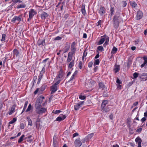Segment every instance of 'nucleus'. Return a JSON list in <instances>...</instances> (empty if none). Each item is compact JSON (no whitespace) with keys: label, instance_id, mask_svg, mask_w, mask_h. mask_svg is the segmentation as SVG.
Here are the masks:
<instances>
[{"label":"nucleus","instance_id":"nucleus-12","mask_svg":"<svg viewBox=\"0 0 147 147\" xmlns=\"http://www.w3.org/2000/svg\"><path fill=\"white\" fill-rule=\"evenodd\" d=\"M113 25L114 27L115 28H117L119 25V20H113Z\"/></svg>","mask_w":147,"mask_h":147},{"label":"nucleus","instance_id":"nucleus-32","mask_svg":"<svg viewBox=\"0 0 147 147\" xmlns=\"http://www.w3.org/2000/svg\"><path fill=\"white\" fill-rule=\"evenodd\" d=\"M43 74L40 73L39 75L38 76V79L37 82V84H39L43 76Z\"/></svg>","mask_w":147,"mask_h":147},{"label":"nucleus","instance_id":"nucleus-38","mask_svg":"<svg viewBox=\"0 0 147 147\" xmlns=\"http://www.w3.org/2000/svg\"><path fill=\"white\" fill-rule=\"evenodd\" d=\"M6 35L5 34H3L2 35V38L1 40L2 42H3L5 40V38H6Z\"/></svg>","mask_w":147,"mask_h":147},{"label":"nucleus","instance_id":"nucleus-31","mask_svg":"<svg viewBox=\"0 0 147 147\" xmlns=\"http://www.w3.org/2000/svg\"><path fill=\"white\" fill-rule=\"evenodd\" d=\"M26 5L24 4H21L19 5H18L17 6V8L19 9L20 8H24L26 7Z\"/></svg>","mask_w":147,"mask_h":147},{"label":"nucleus","instance_id":"nucleus-50","mask_svg":"<svg viewBox=\"0 0 147 147\" xmlns=\"http://www.w3.org/2000/svg\"><path fill=\"white\" fill-rule=\"evenodd\" d=\"M88 141V140L86 137L84 139H83L82 140V142L83 143H85L86 142H87Z\"/></svg>","mask_w":147,"mask_h":147},{"label":"nucleus","instance_id":"nucleus-2","mask_svg":"<svg viewBox=\"0 0 147 147\" xmlns=\"http://www.w3.org/2000/svg\"><path fill=\"white\" fill-rule=\"evenodd\" d=\"M36 113L38 114H42L45 113L46 111V109L44 108L39 107L38 108H35Z\"/></svg>","mask_w":147,"mask_h":147},{"label":"nucleus","instance_id":"nucleus-27","mask_svg":"<svg viewBox=\"0 0 147 147\" xmlns=\"http://www.w3.org/2000/svg\"><path fill=\"white\" fill-rule=\"evenodd\" d=\"M117 51V49L115 47H114L112 49V51L111 52V54H114L116 53Z\"/></svg>","mask_w":147,"mask_h":147},{"label":"nucleus","instance_id":"nucleus-56","mask_svg":"<svg viewBox=\"0 0 147 147\" xmlns=\"http://www.w3.org/2000/svg\"><path fill=\"white\" fill-rule=\"evenodd\" d=\"M79 134L78 133H75L73 135V137L74 138L76 136H78Z\"/></svg>","mask_w":147,"mask_h":147},{"label":"nucleus","instance_id":"nucleus-63","mask_svg":"<svg viewBox=\"0 0 147 147\" xmlns=\"http://www.w3.org/2000/svg\"><path fill=\"white\" fill-rule=\"evenodd\" d=\"M14 2L15 3H18V2L21 3L22 2V1H21L20 0H15Z\"/></svg>","mask_w":147,"mask_h":147},{"label":"nucleus","instance_id":"nucleus-18","mask_svg":"<svg viewBox=\"0 0 147 147\" xmlns=\"http://www.w3.org/2000/svg\"><path fill=\"white\" fill-rule=\"evenodd\" d=\"M57 86L53 85L51 88V94L54 93L57 90Z\"/></svg>","mask_w":147,"mask_h":147},{"label":"nucleus","instance_id":"nucleus-39","mask_svg":"<svg viewBox=\"0 0 147 147\" xmlns=\"http://www.w3.org/2000/svg\"><path fill=\"white\" fill-rule=\"evenodd\" d=\"M115 10V8L114 7H111L110 9V11H111V16H112L113 14V12H114Z\"/></svg>","mask_w":147,"mask_h":147},{"label":"nucleus","instance_id":"nucleus-44","mask_svg":"<svg viewBox=\"0 0 147 147\" xmlns=\"http://www.w3.org/2000/svg\"><path fill=\"white\" fill-rule=\"evenodd\" d=\"M131 6L135 8L137 5V4L135 2H132L131 3Z\"/></svg>","mask_w":147,"mask_h":147},{"label":"nucleus","instance_id":"nucleus-49","mask_svg":"<svg viewBox=\"0 0 147 147\" xmlns=\"http://www.w3.org/2000/svg\"><path fill=\"white\" fill-rule=\"evenodd\" d=\"M87 54V53L85 51L84 52L83 55L82 57V59L83 60L84 59V57L86 56Z\"/></svg>","mask_w":147,"mask_h":147},{"label":"nucleus","instance_id":"nucleus-21","mask_svg":"<svg viewBox=\"0 0 147 147\" xmlns=\"http://www.w3.org/2000/svg\"><path fill=\"white\" fill-rule=\"evenodd\" d=\"M119 13L118 12H116V14L114 16L113 20H119Z\"/></svg>","mask_w":147,"mask_h":147},{"label":"nucleus","instance_id":"nucleus-40","mask_svg":"<svg viewBox=\"0 0 147 147\" xmlns=\"http://www.w3.org/2000/svg\"><path fill=\"white\" fill-rule=\"evenodd\" d=\"M99 63V60L98 59H96L95 60V62L94 63V65L95 66L96 65H98Z\"/></svg>","mask_w":147,"mask_h":147},{"label":"nucleus","instance_id":"nucleus-46","mask_svg":"<svg viewBox=\"0 0 147 147\" xmlns=\"http://www.w3.org/2000/svg\"><path fill=\"white\" fill-rule=\"evenodd\" d=\"M121 3L122 4V6L123 7H124L126 6L127 4L126 2L125 1H123Z\"/></svg>","mask_w":147,"mask_h":147},{"label":"nucleus","instance_id":"nucleus-19","mask_svg":"<svg viewBox=\"0 0 147 147\" xmlns=\"http://www.w3.org/2000/svg\"><path fill=\"white\" fill-rule=\"evenodd\" d=\"M105 13V8L103 7H100L99 10V13L101 15H102Z\"/></svg>","mask_w":147,"mask_h":147},{"label":"nucleus","instance_id":"nucleus-34","mask_svg":"<svg viewBox=\"0 0 147 147\" xmlns=\"http://www.w3.org/2000/svg\"><path fill=\"white\" fill-rule=\"evenodd\" d=\"M28 104V102L26 101L25 103L24 106V107L23 110H22V111L21 113H22L25 111V110L26 109V107L27 106Z\"/></svg>","mask_w":147,"mask_h":147},{"label":"nucleus","instance_id":"nucleus-48","mask_svg":"<svg viewBox=\"0 0 147 147\" xmlns=\"http://www.w3.org/2000/svg\"><path fill=\"white\" fill-rule=\"evenodd\" d=\"M25 127L23 123H21L20 124V128L23 129H24Z\"/></svg>","mask_w":147,"mask_h":147},{"label":"nucleus","instance_id":"nucleus-9","mask_svg":"<svg viewBox=\"0 0 147 147\" xmlns=\"http://www.w3.org/2000/svg\"><path fill=\"white\" fill-rule=\"evenodd\" d=\"M36 13L33 9H31L29 12V16L30 18H32L36 14Z\"/></svg>","mask_w":147,"mask_h":147},{"label":"nucleus","instance_id":"nucleus-51","mask_svg":"<svg viewBox=\"0 0 147 147\" xmlns=\"http://www.w3.org/2000/svg\"><path fill=\"white\" fill-rule=\"evenodd\" d=\"M39 121V120L38 119H37L36 121V127L39 125V124H38V123Z\"/></svg>","mask_w":147,"mask_h":147},{"label":"nucleus","instance_id":"nucleus-30","mask_svg":"<svg viewBox=\"0 0 147 147\" xmlns=\"http://www.w3.org/2000/svg\"><path fill=\"white\" fill-rule=\"evenodd\" d=\"M94 135L93 133H92L90 134H89L88 136L86 137L87 138L88 140H90L91 139V138L93 137Z\"/></svg>","mask_w":147,"mask_h":147},{"label":"nucleus","instance_id":"nucleus-53","mask_svg":"<svg viewBox=\"0 0 147 147\" xmlns=\"http://www.w3.org/2000/svg\"><path fill=\"white\" fill-rule=\"evenodd\" d=\"M45 70V68L43 67L42 68V71H41L40 73L43 74L44 73Z\"/></svg>","mask_w":147,"mask_h":147},{"label":"nucleus","instance_id":"nucleus-59","mask_svg":"<svg viewBox=\"0 0 147 147\" xmlns=\"http://www.w3.org/2000/svg\"><path fill=\"white\" fill-rule=\"evenodd\" d=\"M128 145L129 144V145L130 146H131L132 147H134L135 145L134 143H131V142L129 143H128Z\"/></svg>","mask_w":147,"mask_h":147},{"label":"nucleus","instance_id":"nucleus-62","mask_svg":"<svg viewBox=\"0 0 147 147\" xmlns=\"http://www.w3.org/2000/svg\"><path fill=\"white\" fill-rule=\"evenodd\" d=\"M116 82L118 84H119L121 83V82H120V80L118 78H117V80Z\"/></svg>","mask_w":147,"mask_h":147},{"label":"nucleus","instance_id":"nucleus-37","mask_svg":"<svg viewBox=\"0 0 147 147\" xmlns=\"http://www.w3.org/2000/svg\"><path fill=\"white\" fill-rule=\"evenodd\" d=\"M32 109V105L31 104H30L28 107V108L26 111V112H28L31 110Z\"/></svg>","mask_w":147,"mask_h":147},{"label":"nucleus","instance_id":"nucleus-16","mask_svg":"<svg viewBox=\"0 0 147 147\" xmlns=\"http://www.w3.org/2000/svg\"><path fill=\"white\" fill-rule=\"evenodd\" d=\"M108 101L107 100H105L102 101L101 105V110L103 109V108H104V107H105L106 105L108 103Z\"/></svg>","mask_w":147,"mask_h":147},{"label":"nucleus","instance_id":"nucleus-25","mask_svg":"<svg viewBox=\"0 0 147 147\" xmlns=\"http://www.w3.org/2000/svg\"><path fill=\"white\" fill-rule=\"evenodd\" d=\"M27 119L28 122V125L32 126V121L30 118L29 117H27Z\"/></svg>","mask_w":147,"mask_h":147},{"label":"nucleus","instance_id":"nucleus-17","mask_svg":"<svg viewBox=\"0 0 147 147\" xmlns=\"http://www.w3.org/2000/svg\"><path fill=\"white\" fill-rule=\"evenodd\" d=\"M66 118V116L65 115H62V117H58L56 119V120L57 121H60Z\"/></svg>","mask_w":147,"mask_h":147},{"label":"nucleus","instance_id":"nucleus-20","mask_svg":"<svg viewBox=\"0 0 147 147\" xmlns=\"http://www.w3.org/2000/svg\"><path fill=\"white\" fill-rule=\"evenodd\" d=\"M13 57H15V56L16 57H17L19 55V52L18 50L16 49H14L13 51Z\"/></svg>","mask_w":147,"mask_h":147},{"label":"nucleus","instance_id":"nucleus-36","mask_svg":"<svg viewBox=\"0 0 147 147\" xmlns=\"http://www.w3.org/2000/svg\"><path fill=\"white\" fill-rule=\"evenodd\" d=\"M99 86L100 88H102V89H103L104 88H105V86L104 84L101 82H100L99 84Z\"/></svg>","mask_w":147,"mask_h":147},{"label":"nucleus","instance_id":"nucleus-5","mask_svg":"<svg viewBox=\"0 0 147 147\" xmlns=\"http://www.w3.org/2000/svg\"><path fill=\"white\" fill-rule=\"evenodd\" d=\"M74 144L76 147H80L82 145V143L80 140V138L75 140L74 142Z\"/></svg>","mask_w":147,"mask_h":147},{"label":"nucleus","instance_id":"nucleus-28","mask_svg":"<svg viewBox=\"0 0 147 147\" xmlns=\"http://www.w3.org/2000/svg\"><path fill=\"white\" fill-rule=\"evenodd\" d=\"M55 136H54L53 138V144L54 146V147H58V145L57 144V141L55 140H54V137Z\"/></svg>","mask_w":147,"mask_h":147},{"label":"nucleus","instance_id":"nucleus-29","mask_svg":"<svg viewBox=\"0 0 147 147\" xmlns=\"http://www.w3.org/2000/svg\"><path fill=\"white\" fill-rule=\"evenodd\" d=\"M74 60H72V61L69 64L68 67L70 68H72L74 65Z\"/></svg>","mask_w":147,"mask_h":147},{"label":"nucleus","instance_id":"nucleus-58","mask_svg":"<svg viewBox=\"0 0 147 147\" xmlns=\"http://www.w3.org/2000/svg\"><path fill=\"white\" fill-rule=\"evenodd\" d=\"M74 75H73L71 77L70 79L69 80L68 82H69L71 81L74 78Z\"/></svg>","mask_w":147,"mask_h":147},{"label":"nucleus","instance_id":"nucleus-60","mask_svg":"<svg viewBox=\"0 0 147 147\" xmlns=\"http://www.w3.org/2000/svg\"><path fill=\"white\" fill-rule=\"evenodd\" d=\"M59 83H60V81H58L57 82H56L55 83V84L53 85L54 86H57V85H58L59 84Z\"/></svg>","mask_w":147,"mask_h":147},{"label":"nucleus","instance_id":"nucleus-4","mask_svg":"<svg viewBox=\"0 0 147 147\" xmlns=\"http://www.w3.org/2000/svg\"><path fill=\"white\" fill-rule=\"evenodd\" d=\"M21 18L22 16L21 15L19 16H15L11 19V22L13 23H15L16 20L20 22L21 20Z\"/></svg>","mask_w":147,"mask_h":147},{"label":"nucleus","instance_id":"nucleus-15","mask_svg":"<svg viewBox=\"0 0 147 147\" xmlns=\"http://www.w3.org/2000/svg\"><path fill=\"white\" fill-rule=\"evenodd\" d=\"M48 16V14L45 12H43L40 15L41 18L42 20H45Z\"/></svg>","mask_w":147,"mask_h":147},{"label":"nucleus","instance_id":"nucleus-23","mask_svg":"<svg viewBox=\"0 0 147 147\" xmlns=\"http://www.w3.org/2000/svg\"><path fill=\"white\" fill-rule=\"evenodd\" d=\"M101 38L98 43V45H100L102 44L104 42L105 40V38H104V36H102Z\"/></svg>","mask_w":147,"mask_h":147},{"label":"nucleus","instance_id":"nucleus-1","mask_svg":"<svg viewBox=\"0 0 147 147\" xmlns=\"http://www.w3.org/2000/svg\"><path fill=\"white\" fill-rule=\"evenodd\" d=\"M45 97L42 95L39 96L37 99L35 104V107L38 108L39 107H41V104L43 100Z\"/></svg>","mask_w":147,"mask_h":147},{"label":"nucleus","instance_id":"nucleus-6","mask_svg":"<svg viewBox=\"0 0 147 147\" xmlns=\"http://www.w3.org/2000/svg\"><path fill=\"white\" fill-rule=\"evenodd\" d=\"M84 101H82L77 103L76 105H75L74 106V109L76 110H77L81 107V105L83 104Z\"/></svg>","mask_w":147,"mask_h":147},{"label":"nucleus","instance_id":"nucleus-33","mask_svg":"<svg viewBox=\"0 0 147 147\" xmlns=\"http://www.w3.org/2000/svg\"><path fill=\"white\" fill-rule=\"evenodd\" d=\"M25 136V135H22L21 137H20L19 140L18 141V143H20L22 141H23V138Z\"/></svg>","mask_w":147,"mask_h":147},{"label":"nucleus","instance_id":"nucleus-11","mask_svg":"<svg viewBox=\"0 0 147 147\" xmlns=\"http://www.w3.org/2000/svg\"><path fill=\"white\" fill-rule=\"evenodd\" d=\"M37 43L39 46L42 45V46H44L45 45V40H38Z\"/></svg>","mask_w":147,"mask_h":147},{"label":"nucleus","instance_id":"nucleus-42","mask_svg":"<svg viewBox=\"0 0 147 147\" xmlns=\"http://www.w3.org/2000/svg\"><path fill=\"white\" fill-rule=\"evenodd\" d=\"M97 49L101 51H102L104 50L103 47L102 46H99L98 47Z\"/></svg>","mask_w":147,"mask_h":147},{"label":"nucleus","instance_id":"nucleus-45","mask_svg":"<svg viewBox=\"0 0 147 147\" xmlns=\"http://www.w3.org/2000/svg\"><path fill=\"white\" fill-rule=\"evenodd\" d=\"M139 74L136 73L135 72L133 74V76L134 78H137L139 75Z\"/></svg>","mask_w":147,"mask_h":147},{"label":"nucleus","instance_id":"nucleus-55","mask_svg":"<svg viewBox=\"0 0 147 147\" xmlns=\"http://www.w3.org/2000/svg\"><path fill=\"white\" fill-rule=\"evenodd\" d=\"M61 38H62L61 37H60L59 36H57V37H56V38H55V40H60L61 39Z\"/></svg>","mask_w":147,"mask_h":147},{"label":"nucleus","instance_id":"nucleus-10","mask_svg":"<svg viewBox=\"0 0 147 147\" xmlns=\"http://www.w3.org/2000/svg\"><path fill=\"white\" fill-rule=\"evenodd\" d=\"M143 16V13L142 12L140 11H139L137 12V18L138 20L141 19Z\"/></svg>","mask_w":147,"mask_h":147},{"label":"nucleus","instance_id":"nucleus-35","mask_svg":"<svg viewBox=\"0 0 147 147\" xmlns=\"http://www.w3.org/2000/svg\"><path fill=\"white\" fill-rule=\"evenodd\" d=\"M81 11L82 13L84 15L86 13V10L85 9V7L84 6H82V7Z\"/></svg>","mask_w":147,"mask_h":147},{"label":"nucleus","instance_id":"nucleus-14","mask_svg":"<svg viewBox=\"0 0 147 147\" xmlns=\"http://www.w3.org/2000/svg\"><path fill=\"white\" fill-rule=\"evenodd\" d=\"M136 143L138 144V145H141V143L142 140L139 137H137L135 140Z\"/></svg>","mask_w":147,"mask_h":147},{"label":"nucleus","instance_id":"nucleus-8","mask_svg":"<svg viewBox=\"0 0 147 147\" xmlns=\"http://www.w3.org/2000/svg\"><path fill=\"white\" fill-rule=\"evenodd\" d=\"M76 43L75 42H73L71 45V53H74L76 51V48H75V45Z\"/></svg>","mask_w":147,"mask_h":147},{"label":"nucleus","instance_id":"nucleus-24","mask_svg":"<svg viewBox=\"0 0 147 147\" xmlns=\"http://www.w3.org/2000/svg\"><path fill=\"white\" fill-rule=\"evenodd\" d=\"M110 105H108L105 107H104V108H103V109L102 110L106 112H108L110 110Z\"/></svg>","mask_w":147,"mask_h":147},{"label":"nucleus","instance_id":"nucleus-47","mask_svg":"<svg viewBox=\"0 0 147 147\" xmlns=\"http://www.w3.org/2000/svg\"><path fill=\"white\" fill-rule=\"evenodd\" d=\"M64 51L63 52V53H65L67 52L69 50V48L68 47H65L64 48Z\"/></svg>","mask_w":147,"mask_h":147},{"label":"nucleus","instance_id":"nucleus-61","mask_svg":"<svg viewBox=\"0 0 147 147\" xmlns=\"http://www.w3.org/2000/svg\"><path fill=\"white\" fill-rule=\"evenodd\" d=\"M39 88H37L34 92V94H36L37 93V92H38V91H39Z\"/></svg>","mask_w":147,"mask_h":147},{"label":"nucleus","instance_id":"nucleus-26","mask_svg":"<svg viewBox=\"0 0 147 147\" xmlns=\"http://www.w3.org/2000/svg\"><path fill=\"white\" fill-rule=\"evenodd\" d=\"M120 68V66L118 65H115V68L114 69L116 73L119 71Z\"/></svg>","mask_w":147,"mask_h":147},{"label":"nucleus","instance_id":"nucleus-57","mask_svg":"<svg viewBox=\"0 0 147 147\" xmlns=\"http://www.w3.org/2000/svg\"><path fill=\"white\" fill-rule=\"evenodd\" d=\"M61 112V111L59 110H57L55 111L54 112V113L55 114H57V113H60Z\"/></svg>","mask_w":147,"mask_h":147},{"label":"nucleus","instance_id":"nucleus-54","mask_svg":"<svg viewBox=\"0 0 147 147\" xmlns=\"http://www.w3.org/2000/svg\"><path fill=\"white\" fill-rule=\"evenodd\" d=\"M93 63L92 62H90L88 63V66L89 67H92Z\"/></svg>","mask_w":147,"mask_h":147},{"label":"nucleus","instance_id":"nucleus-43","mask_svg":"<svg viewBox=\"0 0 147 147\" xmlns=\"http://www.w3.org/2000/svg\"><path fill=\"white\" fill-rule=\"evenodd\" d=\"M82 65L83 63L81 61H80L78 65V66L80 69H82Z\"/></svg>","mask_w":147,"mask_h":147},{"label":"nucleus","instance_id":"nucleus-64","mask_svg":"<svg viewBox=\"0 0 147 147\" xmlns=\"http://www.w3.org/2000/svg\"><path fill=\"white\" fill-rule=\"evenodd\" d=\"M146 120V118L145 117H144L142 118L141 119V121L142 122H144Z\"/></svg>","mask_w":147,"mask_h":147},{"label":"nucleus","instance_id":"nucleus-7","mask_svg":"<svg viewBox=\"0 0 147 147\" xmlns=\"http://www.w3.org/2000/svg\"><path fill=\"white\" fill-rule=\"evenodd\" d=\"M74 54V53H71V52L69 53L67 57V59L66 61L67 62H69L71 61L73 55Z\"/></svg>","mask_w":147,"mask_h":147},{"label":"nucleus","instance_id":"nucleus-41","mask_svg":"<svg viewBox=\"0 0 147 147\" xmlns=\"http://www.w3.org/2000/svg\"><path fill=\"white\" fill-rule=\"evenodd\" d=\"M16 118H14L12 120L9 122V124H13L14 122H16Z\"/></svg>","mask_w":147,"mask_h":147},{"label":"nucleus","instance_id":"nucleus-3","mask_svg":"<svg viewBox=\"0 0 147 147\" xmlns=\"http://www.w3.org/2000/svg\"><path fill=\"white\" fill-rule=\"evenodd\" d=\"M140 78L141 81H144L147 80V73H143L140 75Z\"/></svg>","mask_w":147,"mask_h":147},{"label":"nucleus","instance_id":"nucleus-52","mask_svg":"<svg viewBox=\"0 0 147 147\" xmlns=\"http://www.w3.org/2000/svg\"><path fill=\"white\" fill-rule=\"evenodd\" d=\"M79 98L81 100H84L86 98V96H85L80 95L79 96Z\"/></svg>","mask_w":147,"mask_h":147},{"label":"nucleus","instance_id":"nucleus-13","mask_svg":"<svg viewBox=\"0 0 147 147\" xmlns=\"http://www.w3.org/2000/svg\"><path fill=\"white\" fill-rule=\"evenodd\" d=\"M16 107V106L15 105H13L12 106L10 111L8 113L9 115L12 114L13 113H14L15 111V109Z\"/></svg>","mask_w":147,"mask_h":147},{"label":"nucleus","instance_id":"nucleus-22","mask_svg":"<svg viewBox=\"0 0 147 147\" xmlns=\"http://www.w3.org/2000/svg\"><path fill=\"white\" fill-rule=\"evenodd\" d=\"M143 59L144 60V63L141 65V68L145 66V65L147 63V57H143Z\"/></svg>","mask_w":147,"mask_h":147}]
</instances>
